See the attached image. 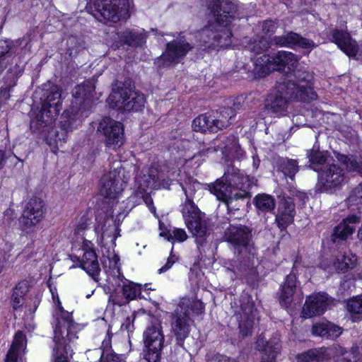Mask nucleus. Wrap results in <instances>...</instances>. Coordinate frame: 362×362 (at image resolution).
<instances>
[{
	"label": "nucleus",
	"mask_w": 362,
	"mask_h": 362,
	"mask_svg": "<svg viewBox=\"0 0 362 362\" xmlns=\"http://www.w3.org/2000/svg\"><path fill=\"white\" fill-rule=\"evenodd\" d=\"M313 77L305 71H297L284 76L268 95L265 108L278 116L284 115L290 102H309L317 97L314 91Z\"/></svg>",
	"instance_id": "nucleus-1"
},
{
	"label": "nucleus",
	"mask_w": 362,
	"mask_h": 362,
	"mask_svg": "<svg viewBox=\"0 0 362 362\" xmlns=\"http://www.w3.org/2000/svg\"><path fill=\"white\" fill-rule=\"evenodd\" d=\"M208 9L214 14V21L196 34L200 46L204 49H215L227 47L232 43L230 23L240 18L238 6L234 2L226 0H206Z\"/></svg>",
	"instance_id": "nucleus-2"
},
{
	"label": "nucleus",
	"mask_w": 362,
	"mask_h": 362,
	"mask_svg": "<svg viewBox=\"0 0 362 362\" xmlns=\"http://www.w3.org/2000/svg\"><path fill=\"white\" fill-rule=\"evenodd\" d=\"M77 325L74 322L71 314L60 310L57 315L54 330L53 362H69L73 355L69 343L77 338Z\"/></svg>",
	"instance_id": "nucleus-3"
},
{
	"label": "nucleus",
	"mask_w": 362,
	"mask_h": 362,
	"mask_svg": "<svg viewBox=\"0 0 362 362\" xmlns=\"http://www.w3.org/2000/svg\"><path fill=\"white\" fill-rule=\"evenodd\" d=\"M183 189L186 200L182 206L181 212L188 230L195 238L197 247H199L206 244L211 228L205 215L200 211L194 202L189 199L187 189L185 187Z\"/></svg>",
	"instance_id": "nucleus-4"
},
{
	"label": "nucleus",
	"mask_w": 362,
	"mask_h": 362,
	"mask_svg": "<svg viewBox=\"0 0 362 362\" xmlns=\"http://www.w3.org/2000/svg\"><path fill=\"white\" fill-rule=\"evenodd\" d=\"M90 87L88 85L77 86L74 93V100L69 110L64 111L61 117L60 129L66 136L81 122L82 118L88 117L86 106L89 104Z\"/></svg>",
	"instance_id": "nucleus-5"
},
{
	"label": "nucleus",
	"mask_w": 362,
	"mask_h": 362,
	"mask_svg": "<svg viewBox=\"0 0 362 362\" xmlns=\"http://www.w3.org/2000/svg\"><path fill=\"white\" fill-rule=\"evenodd\" d=\"M272 45L281 47L310 49L316 47L315 43L294 32H288L283 35L274 36L269 41L265 37L252 38L247 45V49L255 54H259L268 50Z\"/></svg>",
	"instance_id": "nucleus-6"
},
{
	"label": "nucleus",
	"mask_w": 362,
	"mask_h": 362,
	"mask_svg": "<svg viewBox=\"0 0 362 362\" xmlns=\"http://www.w3.org/2000/svg\"><path fill=\"white\" fill-rule=\"evenodd\" d=\"M93 16L99 21L117 23L129 16L128 0H95Z\"/></svg>",
	"instance_id": "nucleus-7"
},
{
	"label": "nucleus",
	"mask_w": 362,
	"mask_h": 362,
	"mask_svg": "<svg viewBox=\"0 0 362 362\" xmlns=\"http://www.w3.org/2000/svg\"><path fill=\"white\" fill-rule=\"evenodd\" d=\"M298 60L297 57L290 52L280 51L275 56L270 57L268 54H263L256 60V65L261 66L262 74L267 75L272 70L281 71L284 70L286 66L288 69L287 75L293 74L298 70L294 69L298 64ZM298 71H300V69Z\"/></svg>",
	"instance_id": "nucleus-8"
},
{
	"label": "nucleus",
	"mask_w": 362,
	"mask_h": 362,
	"mask_svg": "<svg viewBox=\"0 0 362 362\" xmlns=\"http://www.w3.org/2000/svg\"><path fill=\"white\" fill-rule=\"evenodd\" d=\"M144 342L147 349L146 359L148 362L158 361L160 358L164 343V335L159 320L153 319L146 327L144 332Z\"/></svg>",
	"instance_id": "nucleus-9"
},
{
	"label": "nucleus",
	"mask_w": 362,
	"mask_h": 362,
	"mask_svg": "<svg viewBox=\"0 0 362 362\" xmlns=\"http://www.w3.org/2000/svg\"><path fill=\"white\" fill-rule=\"evenodd\" d=\"M192 48L193 45L180 36L166 44L165 52L158 58L157 63L160 66L178 64Z\"/></svg>",
	"instance_id": "nucleus-10"
},
{
	"label": "nucleus",
	"mask_w": 362,
	"mask_h": 362,
	"mask_svg": "<svg viewBox=\"0 0 362 362\" xmlns=\"http://www.w3.org/2000/svg\"><path fill=\"white\" fill-rule=\"evenodd\" d=\"M122 164L115 160L110 166V170L100 180L101 195L110 198H116L123 190V181L121 177Z\"/></svg>",
	"instance_id": "nucleus-11"
},
{
	"label": "nucleus",
	"mask_w": 362,
	"mask_h": 362,
	"mask_svg": "<svg viewBox=\"0 0 362 362\" xmlns=\"http://www.w3.org/2000/svg\"><path fill=\"white\" fill-rule=\"evenodd\" d=\"M22 40H18L15 42L9 40H0V69L3 70L7 66V64L15 61V64L11 66L7 73V77L11 79V82L15 83L16 80L23 71V66L18 64L17 60L13 57L17 52L18 47L21 45Z\"/></svg>",
	"instance_id": "nucleus-12"
},
{
	"label": "nucleus",
	"mask_w": 362,
	"mask_h": 362,
	"mask_svg": "<svg viewBox=\"0 0 362 362\" xmlns=\"http://www.w3.org/2000/svg\"><path fill=\"white\" fill-rule=\"evenodd\" d=\"M240 334L245 337L252 334L255 322L258 319L257 309L250 296L244 294L240 298V310L236 314Z\"/></svg>",
	"instance_id": "nucleus-13"
},
{
	"label": "nucleus",
	"mask_w": 362,
	"mask_h": 362,
	"mask_svg": "<svg viewBox=\"0 0 362 362\" xmlns=\"http://www.w3.org/2000/svg\"><path fill=\"white\" fill-rule=\"evenodd\" d=\"M192 319L188 313L182 311V308H176L171 314L170 327L171 332L175 337L177 344L182 346L185 340L188 337Z\"/></svg>",
	"instance_id": "nucleus-14"
},
{
	"label": "nucleus",
	"mask_w": 362,
	"mask_h": 362,
	"mask_svg": "<svg viewBox=\"0 0 362 362\" xmlns=\"http://www.w3.org/2000/svg\"><path fill=\"white\" fill-rule=\"evenodd\" d=\"M98 130L105 137L107 146L116 148L124 144V128L122 123L105 117L100 122Z\"/></svg>",
	"instance_id": "nucleus-15"
},
{
	"label": "nucleus",
	"mask_w": 362,
	"mask_h": 362,
	"mask_svg": "<svg viewBox=\"0 0 362 362\" xmlns=\"http://www.w3.org/2000/svg\"><path fill=\"white\" fill-rule=\"evenodd\" d=\"M223 239L228 243L235 250L240 252L246 248L252 239V230L246 226L230 225L225 230Z\"/></svg>",
	"instance_id": "nucleus-16"
},
{
	"label": "nucleus",
	"mask_w": 362,
	"mask_h": 362,
	"mask_svg": "<svg viewBox=\"0 0 362 362\" xmlns=\"http://www.w3.org/2000/svg\"><path fill=\"white\" fill-rule=\"evenodd\" d=\"M344 180L343 170L338 165L325 167L318 174V186L322 192H329L339 187Z\"/></svg>",
	"instance_id": "nucleus-17"
},
{
	"label": "nucleus",
	"mask_w": 362,
	"mask_h": 362,
	"mask_svg": "<svg viewBox=\"0 0 362 362\" xmlns=\"http://www.w3.org/2000/svg\"><path fill=\"white\" fill-rule=\"evenodd\" d=\"M44 203L38 197H32L26 204L21 218L25 230L30 229L38 223L44 216Z\"/></svg>",
	"instance_id": "nucleus-18"
},
{
	"label": "nucleus",
	"mask_w": 362,
	"mask_h": 362,
	"mask_svg": "<svg viewBox=\"0 0 362 362\" xmlns=\"http://www.w3.org/2000/svg\"><path fill=\"white\" fill-rule=\"evenodd\" d=\"M330 40L349 57L362 58V47H358L356 42L349 33L343 30L333 29L330 33Z\"/></svg>",
	"instance_id": "nucleus-19"
},
{
	"label": "nucleus",
	"mask_w": 362,
	"mask_h": 362,
	"mask_svg": "<svg viewBox=\"0 0 362 362\" xmlns=\"http://www.w3.org/2000/svg\"><path fill=\"white\" fill-rule=\"evenodd\" d=\"M83 255L80 262L81 267L85 270L92 278L98 281V276L100 272V267L98 256L93 250V244L88 240L83 243Z\"/></svg>",
	"instance_id": "nucleus-20"
},
{
	"label": "nucleus",
	"mask_w": 362,
	"mask_h": 362,
	"mask_svg": "<svg viewBox=\"0 0 362 362\" xmlns=\"http://www.w3.org/2000/svg\"><path fill=\"white\" fill-rule=\"evenodd\" d=\"M295 214V204L293 199L291 197L281 199L275 218L279 228L281 230L286 229L293 223Z\"/></svg>",
	"instance_id": "nucleus-21"
},
{
	"label": "nucleus",
	"mask_w": 362,
	"mask_h": 362,
	"mask_svg": "<svg viewBox=\"0 0 362 362\" xmlns=\"http://www.w3.org/2000/svg\"><path fill=\"white\" fill-rule=\"evenodd\" d=\"M329 302L328 295L326 293H317L309 296L303 308V317H311L322 315L326 310Z\"/></svg>",
	"instance_id": "nucleus-22"
},
{
	"label": "nucleus",
	"mask_w": 362,
	"mask_h": 362,
	"mask_svg": "<svg viewBox=\"0 0 362 362\" xmlns=\"http://www.w3.org/2000/svg\"><path fill=\"white\" fill-rule=\"evenodd\" d=\"M226 121L215 119V116L211 114H202L197 117L192 121V127L194 132L205 133L216 132L223 129L227 125Z\"/></svg>",
	"instance_id": "nucleus-23"
},
{
	"label": "nucleus",
	"mask_w": 362,
	"mask_h": 362,
	"mask_svg": "<svg viewBox=\"0 0 362 362\" xmlns=\"http://www.w3.org/2000/svg\"><path fill=\"white\" fill-rule=\"evenodd\" d=\"M361 218L356 215L348 216L344 219L334 229L332 236L333 242L337 243L339 240H346L349 235H351L356 229V226L360 223Z\"/></svg>",
	"instance_id": "nucleus-24"
},
{
	"label": "nucleus",
	"mask_w": 362,
	"mask_h": 362,
	"mask_svg": "<svg viewBox=\"0 0 362 362\" xmlns=\"http://www.w3.org/2000/svg\"><path fill=\"white\" fill-rule=\"evenodd\" d=\"M296 265V262L293 264V270L287 275L284 284L281 286L279 303L285 308H288L291 305L297 288L296 275L294 272Z\"/></svg>",
	"instance_id": "nucleus-25"
},
{
	"label": "nucleus",
	"mask_w": 362,
	"mask_h": 362,
	"mask_svg": "<svg viewBox=\"0 0 362 362\" xmlns=\"http://www.w3.org/2000/svg\"><path fill=\"white\" fill-rule=\"evenodd\" d=\"M257 349L264 354L261 362H275L276 355L281 349L279 339L275 337L266 341L263 338H259L257 341Z\"/></svg>",
	"instance_id": "nucleus-26"
},
{
	"label": "nucleus",
	"mask_w": 362,
	"mask_h": 362,
	"mask_svg": "<svg viewBox=\"0 0 362 362\" xmlns=\"http://www.w3.org/2000/svg\"><path fill=\"white\" fill-rule=\"evenodd\" d=\"M42 107L50 109L54 115H58L62 108V90L57 86H52L49 89H44Z\"/></svg>",
	"instance_id": "nucleus-27"
},
{
	"label": "nucleus",
	"mask_w": 362,
	"mask_h": 362,
	"mask_svg": "<svg viewBox=\"0 0 362 362\" xmlns=\"http://www.w3.org/2000/svg\"><path fill=\"white\" fill-rule=\"evenodd\" d=\"M227 175L225 173L221 180H217L215 183L209 186V189L218 200L225 202L233 195L237 189L230 184L229 181H226L224 177Z\"/></svg>",
	"instance_id": "nucleus-28"
},
{
	"label": "nucleus",
	"mask_w": 362,
	"mask_h": 362,
	"mask_svg": "<svg viewBox=\"0 0 362 362\" xmlns=\"http://www.w3.org/2000/svg\"><path fill=\"white\" fill-rule=\"evenodd\" d=\"M128 94H130L129 88L121 83H117L107 100L110 106L114 109L124 111V103L127 100Z\"/></svg>",
	"instance_id": "nucleus-29"
},
{
	"label": "nucleus",
	"mask_w": 362,
	"mask_h": 362,
	"mask_svg": "<svg viewBox=\"0 0 362 362\" xmlns=\"http://www.w3.org/2000/svg\"><path fill=\"white\" fill-rule=\"evenodd\" d=\"M312 333L315 336L334 339L341 335L342 329L330 322H319L313 326Z\"/></svg>",
	"instance_id": "nucleus-30"
},
{
	"label": "nucleus",
	"mask_w": 362,
	"mask_h": 362,
	"mask_svg": "<svg viewBox=\"0 0 362 362\" xmlns=\"http://www.w3.org/2000/svg\"><path fill=\"white\" fill-rule=\"evenodd\" d=\"M118 39L121 45L130 47H141L146 43V35L144 32L133 31L126 29L117 33Z\"/></svg>",
	"instance_id": "nucleus-31"
},
{
	"label": "nucleus",
	"mask_w": 362,
	"mask_h": 362,
	"mask_svg": "<svg viewBox=\"0 0 362 362\" xmlns=\"http://www.w3.org/2000/svg\"><path fill=\"white\" fill-rule=\"evenodd\" d=\"M25 346V337L21 331H18L6 354L5 362H17L18 358L24 352Z\"/></svg>",
	"instance_id": "nucleus-32"
},
{
	"label": "nucleus",
	"mask_w": 362,
	"mask_h": 362,
	"mask_svg": "<svg viewBox=\"0 0 362 362\" xmlns=\"http://www.w3.org/2000/svg\"><path fill=\"white\" fill-rule=\"evenodd\" d=\"M224 179L226 181H229L235 189H237V192H246L247 197L250 196L249 189L251 183L248 176L244 175L238 171V173L233 172L230 174L228 173Z\"/></svg>",
	"instance_id": "nucleus-33"
},
{
	"label": "nucleus",
	"mask_w": 362,
	"mask_h": 362,
	"mask_svg": "<svg viewBox=\"0 0 362 362\" xmlns=\"http://www.w3.org/2000/svg\"><path fill=\"white\" fill-rule=\"evenodd\" d=\"M50 109L42 107L35 118L32 119L30 123L31 128L40 131L47 127H50L54 123L56 117L58 115H53Z\"/></svg>",
	"instance_id": "nucleus-34"
},
{
	"label": "nucleus",
	"mask_w": 362,
	"mask_h": 362,
	"mask_svg": "<svg viewBox=\"0 0 362 362\" xmlns=\"http://www.w3.org/2000/svg\"><path fill=\"white\" fill-rule=\"evenodd\" d=\"M356 256L349 251L339 252L334 260L333 266L338 273H344L356 266Z\"/></svg>",
	"instance_id": "nucleus-35"
},
{
	"label": "nucleus",
	"mask_w": 362,
	"mask_h": 362,
	"mask_svg": "<svg viewBox=\"0 0 362 362\" xmlns=\"http://www.w3.org/2000/svg\"><path fill=\"white\" fill-rule=\"evenodd\" d=\"M146 98L144 95L132 90L130 88V94H128L127 100L124 103V111H141L145 105Z\"/></svg>",
	"instance_id": "nucleus-36"
},
{
	"label": "nucleus",
	"mask_w": 362,
	"mask_h": 362,
	"mask_svg": "<svg viewBox=\"0 0 362 362\" xmlns=\"http://www.w3.org/2000/svg\"><path fill=\"white\" fill-rule=\"evenodd\" d=\"M328 356V349L321 347L320 349H310L297 356L298 362H321Z\"/></svg>",
	"instance_id": "nucleus-37"
},
{
	"label": "nucleus",
	"mask_w": 362,
	"mask_h": 362,
	"mask_svg": "<svg viewBox=\"0 0 362 362\" xmlns=\"http://www.w3.org/2000/svg\"><path fill=\"white\" fill-rule=\"evenodd\" d=\"M117 227L112 220L107 221L102 229L100 243L104 246H115V240L119 235V233H117Z\"/></svg>",
	"instance_id": "nucleus-38"
},
{
	"label": "nucleus",
	"mask_w": 362,
	"mask_h": 362,
	"mask_svg": "<svg viewBox=\"0 0 362 362\" xmlns=\"http://www.w3.org/2000/svg\"><path fill=\"white\" fill-rule=\"evenodd\" d=\"M231 141L230 144L221 145L220 144H217L219 142L218 140H216L212 141L211 144L208 145L206 147H204L202 149L199 150L197 154H195L192 159L195 158L197 156H205L210 153H214L218 151H221L223 153H227L233 149V148L236 146V141L234 137H232L230 139Z\"/></svg>",
	"instance_id": "nucleus-39"
},
{
	"label": "nucleus",
	"mask_w": 362,
	"mask_h": 362,
	"mask_svg": "<svg viewBox=\"0 0 362 362\" xmlns=\"http://www.w3.org/2000/svg\"><path fill=\"white\" fill-rule=\"evenodd\" d=\"M103 349H95L88 350L86 353L88 360L90 362H105L107 354H114L115 351L109 346V342L105 340L103 342Z\"/></svg>",
	"instance_id": "nucleus-40"
},
{
	"label": "nucleus",
	"mask_w": 362,
	"mask_h": 362,
	"mask_svg": "<svg viewBox=\"0 0 362 362\" xmlns=\"http://www.w3.org/2000/svg\"><path fill=\"white\" fill-rule=\"evenodd\" d=\"M277 168L286 177L293 179L295 175L299 170L298 162L293 159L280 158L277 163Z\"/></svg>",
	"instance_id": "nucleus-41"
},
{
	"label": "nucleus",
	"mask_w": 362,
	"mask_h": 362,
	"mask_svg": "<svg viewBox=\"0 0 362 362\" xmlns=\"http://www.w3.org/2000/svg\"><path fill=\"white\" fill-rule=\"evenodd\" d=\"M43 136L46 142L49 145H57L58 141H65L66 136L62 131L59 132L54 127L50 125L39 131Z\"/></svg>",
	"instance_id": "nucleus-42"
},
{
	"label": "nucleus",
	"mask_w": 362,
	"mask_h": 362,
	"mask_svg": "<svg viewBox=\"0 0 362 362\" xmlns=\"http://www.w3.org/2000/svg\"><path fill=\"white\" fill-rule=\"evenodd\" d=\"M177 308H182V311L189 315V312H192L196 315L203 313L204 305L200 300H192L189 298H182L177 307Z\"/></svg>",
	"instance_id": "nucleus-43"
},
{
	"label": "nucleus",
	"mask_w": 362,
	"mask_h": 362,
	"mask_svg": "<svg viewBox=\"0 0 362 362\" xmlns=\"http://www.w3.org/2000/svg\"><path fill=\"white\" fill-rule=\"evenodd\" d=\"M255 204L257 209L262 212H271L274 209L276 203L271 195L262 194L255 197Z\"/></svg>",
	"instance_id": "nucleus-44"
},
{
	"label": "nucleus",
	"mask_w": 362,
	"mask_h": 362,
	"mask_svg": "<svg viewBox=\"0 0 362 362\" xmlns=\"http://www.w3.org/2000/svg\"><path fill=\"white\" fill-rule=\"evenodd\" d=\"M339 160L344 164L348 171L358 173L362 176V160L354 156L339 155Z\"/></svg>",
	"instance_id": "nucleus-45"
},
{
	"label": "nucleus",
	"mask_w": 362,
	"mask_h": 362,
	"mask_svg": "<svg viewBox=\"0 0 362 362\" xmlns=\"http://www.w3.org/2000/svg\"><path fill=\"white\" fill-rule=\"evenodd\" d=\"M28 291L27 283H19L15 288L11 296V305L14 309L19 308L23 303V296Z\"/></svg>",
	"instance_id": "nucleus-46"
},
{
	"label": "nucleus",
	"mask_w": 362,
	"mask_h": 362,
	"mask_svg": "<svg viewBox=\"0 0 362 362\" xmlns=\"http://www.w3.org/2000/svg\"><path fill=\"white\" fill-rule=\"evenodd\" d=\"M160 235L165 238L168 241L172 242L173 243L175 240L180 243H182L185 241L188 238L185 230L178 228H173L171 230L162 231L160 233Z\"/></svg>",
	"instance_id": "nucleus-47"
},
{
	"label": "nucleus",
	"mask_w": 362,
	"mask_h": 362,
	"mask_svg": "<svg viewBox=\"0 0 362 362\" xmlns=\"http://www.w3.org/2000/svg\"><path fill=\"white\" fill-rule=\"evenodd\" d=\"M306 156L310 164L315 165H320L325 163L327 158L326 153L314 148L308 150Z\"/></svg>",
	"instance_id": "nucleus-48"
},
{
	"label": "nucleus",
	"mask_w": 362,
	"mask_h": 362,
	"mask_svg": "<svg viewBox=\"0 0 362 362\" xmlns=\"http://www.w3.org/2000/svg\"><path fill=\"white\" fill-rule=\"evenodd\" d=\"M246 198H247L246 192H235L232 197L223 203L226 204L228 211H235L238 210L240 206L239 201H243Z\"/></svg>",
	"instance_id": "nucleus-49"
},
{
	"label": "nucleus",
	"mask_w": 362,
	"mask_h": 362,
	"mask_svg": "<svg viewBox=\"0 0 362 362\" xmlns=\"http://www.w3.org/2000/svg\"><path fill=\"white\" fill-rule=\"evenodd\" d=\"M346 202L350 206L362 204V184H359L351 190Z\"/></svg>",
	"instance_id": "nucleus-50"
},
{
	"label": "nucleus",
	"mask_w": 362,
	"mask_h": 362,
	"mask_svg": "<svg viewBox=\"0 0 362 362\" xmlns=\"http://www.w3.org/2000/svg\"><path fill=\"white\" fill-rule=\"evenodd\" d=\"M139 292V287L132 282L124 284L122 288L123 296L127 301L134 299Z\"/></svg>",
	"instance_id": "nucleus-51"
},
{
	"label": "nucleus",
	"mask_w": 362,
	"mask_h": 362,
	"mask_svg": "<svg viewBox=\"0 0 362 362\" xmlns=\"http://www.w3.org/2000/svg\"><path fill=\"white\" fill-rule=\"evenodd\" d=\"M347 310L354 315H362V296L351 299L347 303Z\"/></svg>",
	"instance_id": "nucleus-52"
},
{
	"label": "nucleus",
	"mask_w": 362,
	"mask_h": 362,
	"mask_svg": "<svg viewBox=\"0 0 362 362\" xmlns=\"http://www.w3.org/2000/svg\"><path fill=\"white\" fill-rule=\"evenodd\" d=\"M235 115V113L234 112V110L232 107H223L221 110L219 112V115L216 117V120L221 121H226L228 122L227 125L223 127V129L227 128L230 124V120Z\"/></svg>",
	"instance_id": "nucleus-53"
},
{
	"label": "nucleus",
	"mask_w": 362,
	"mask_h": 362,
	"mask_svg": "<svg viewBox=\"0 0 362 362\" xmlns=\"http://www.w3.org/2000/svg\"><path fill=\"white\" fill-rule=\"evenodd\" d=\"M180 170H177L174 172H173L169 176L170 177V180L173 181V180H176L177 182H180L182 188H183V187H185L186 189H187V194H188V197L189 199H190V196L192 194V189H191V187H192V185H191V182H190V179H188V181H189V183H187V181L185 182V183H182L181 182V180H178L177 179V176L180 175ZM182 190L185 192L184 189H182Z\"/></svg>",
	"instance_id": "nucleus-54"
},
{
	"label": "nucleus",
	"mask_w": 362,
	"mask_h": 362,
	"mask_svg": "<svg viewBox=\"0 0 362 362\" xmlns=\"http://www.w3.org/2000/svg\"><path fill=\"white\" fill-rule=\"evenodd\" d=\"M278 28L277 23L274 21L267 20L262 23V30L267 35H273Z\"/></svg>",
	"instance_id": "nucleus-55"
},
{
	"label": "nucleus",
	"mask_w": 362,
	"mask_h": 362,
	"mask_svg": "<svg viewBox=\"0 0 362 362\" xmlns=\"http://www.w3.org/2000/svg\"><path fill=\"white\" fill-rule=\"evenodd\" d=\"M247 106V103H245V97L243 95H240L234 100L233 102V110L235 113V111L245 109Z\"/></svg>",
	"instance_id": "nucleus-56"
},
{
	"label": "nucleus",
	"mask_w": 362,
	"mask_h": 362,
	"mask_svg": "<svg viewBox=\"0 0 362 362\" xmlns=\"http://www.w3.org/2000/svg\"><path fill=\"white\" fill-rule=\"evenodd\" d=\"M177 259V257L171 254L170 257L168 258L167 262L165 264V265L158 269V273L161 274L163 272H165L166 271H168L169 269L172 267V266L176 262Z\"/></svg>",
	"instance_id": "nucleus-57"
},
{
	"label": "nucleus",
	"mask_w": 362,
	"mask_h": 362,
	"mask_svg": "<svg viewBox=\"0 0 362 362\" xmlns=\"http://www.w3.org/2000/svg\"><path fill=\"white\" fill-rule=\"evenodd\" d=\"M177 259V257L171 254L170 257L168 258L167 262L165 264V265L158 269V273L161 274L163 272H165L166 271H168L169 269L172 267V266L176 262Z\"/></svg>",
	"instance_id": "nucleus-58"
},
{
	"label": "nucleus",
	"mask_w": 362,
	"mask_h": 362,
	"mask_svg": "<svg viewBox=\"0 0 362 362\" xmlns=\"http://www.w3.org/2000/svg\"><path fill=\"white\" fill-rule=\"evenodd\" d=\"M105 362H126L123 355H119L115 352L114 354H107Z\"/></svg>",
	"instance_id": "nucleus-59"
},
{
	"label": "nucleus",
	"mask_w": 362,
	"mask_h": 362,
	"mask_svg": "<svg viewBox=\"0 0 362 362\" xmlns=\"http://www.w3.org/2000/svg\"><path fill=\"white\" fill-rule=\"evenodd\" d=\"M235 267L236 268H233V270L237 274V275L240 276H244L247 269H252L250 267V264H245L244 265L240 264V266L237 265Z\"/></svg>",
	"instance_id": "nucleus-60"
},
{
	"label": "nucleus",
	"mask_w": 362,
	"mask_h": 362,
	"mask_svg": "<svg viewBox=\"0 0 362 362\" xmlns=\"http://www.w3.org/2000/svg\"><path fill=\"white\" fill-rule=\"evenodd\" d=\"M209 362H235L234 361H231L227 357L225 356H217L211 358L209 361Z\"/></svg>",
	"instance_id": "nucleus-61"
},
{
	"label": "nucleus",
	"mask_w": 362,
	"mask_h": 362,
	"mask_svg": "<svg viewBox=\"0 0 362 362\" xmlns=\"http://www.w3.org/2000/svg\"><path fill=\"white\" fill-rule=\"evenodd\" d=\"M127 323H123V324L122 325L121 328H122V329H126L127 332H129V331L131 330V328H132V327H133V325H131V323H130V320H129V318H127Z\"/></svg>",
	"instance_id": "nucleus-62"
},
{
	"label": "nucleus",
	"mask_w": 362,
	"mask_h": 362,
	"mask_svg": "<svg viewBox=\"0 0 362 362\" xmlns=\"http://www.w3.org/2000/svg\"><path fill=\"white\" fill-rule=\"evenodd\" d=\"M5 162V152L2 150H0V169H1L4 165Z\"/></svg>",
	"instance_id": "nucleus-63"
},
{
	"label": "nucleus",
	"mask_w": 362,
	"mask_h": 362,
	"mask_svg": "<svg viewBox=\"0 0 362 362\" xmlns=\"http://www.w3.org/2000/svg\"><path fill=\"white\" fill-rule=\"evenodd\" d=\"M86 224L83 223L82 224H78L76 228V231L77 233H80L82 230H83L86 228Z\"/></svg>",
	"instance_id": "nucleus-64"
}]
</instances>
